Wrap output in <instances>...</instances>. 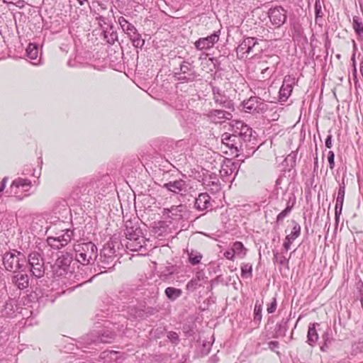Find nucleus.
<instances>
[{"label":"nucleus","mask_w":363,"mask_h":363,"mask_svg":"<svg viewBox=\"0 0 363 363\" xmlns=\"http://www.w3.org/2000/svg\"><path fill=\"white\" fill-rule=\"evenodd\" d=\"M124 234L126 238L125 245L128 250L133 252H146L147 240L143 235L138 223H134L132 220H126Z\"/></svg>","instance_id":"1"},{"label":"nucleus","mask_w":363,"mask_h":363,"mask_svg":"<svg viewBox=\"0 0 363 363\" xmlns=\"http://www.w3.org/2000/svg\"><path fill=\"white\" fill-rule=\"evenodd\" d=\"M75 260L84 266L92 265L98 257V249L92 242H81L74 245Z\"/></svg>","instance_id":"2"},{"label":"nucleus","mask_w":363,"mask_h":363,"mask_svg":"<svg viewBox=\"0 0 363 363\" xmlns=\"http://www.w3.org/2000/svg\"><path fill=\"white\" fill-rule=\"evenodd\" d=\"M32 185V182L30 179L18 177L11 182L9 189L6 191V194L8 196H14L17 201H22L24 197L33 194V192L30 191Z\"/></svg>","instance_id":"3"},{"label":"nucleus","mask_w":363,"mask_h":363,"mask_svg":"<svg viewBox=\"0 0 363 363\" xmlns=\"http://www.w3.org/2000/svg\"><path fill=\"white\" fill-rule=\"evenodd\" d=\"M200 74L195 70L194 65L186 60L182 61L179 68H174V77L182 83H191L196 81Z\"/></svg>","instance_id":"4"},{"label":"nucleus","mask_w":363,"mask_h":363,"mask_svg":"<svg viewBox=\"0 0 363 363\" xmlns=\"http://www.w3.org/2000/svg\"><path fill=\"white\" fill-rule=\"evenodd\" d=\"M28 264L30 270L36 278H41L45 274L43 253L39 248L38 251L31 252L28 256Z\"/></svg>","instance_id":"5"},{"label":"nucleus","mask_w":363,"mask_h":363,"mask_svg":"<svg viewBox=\"0 0 363 363\" xmlns=\"http://www.w3.org/2000/svg\"><path fill=\"white\" fill-rule=\"evenodd\" d=\"M21 260L26 262V257L21 252L16 250H13V252H7L3 256L4 266L9 272H15L17 270H22L23 264H19Z\"/></svg>","instance_id":"6"},{"label":"nucleus","mask_w":363,"mask_h":363,"mask_svg":"<svg viewBox=\"0 0 363 363\" xmlns=\"http://www.w3.org/2000/svg\"><path fill=\"white\" fill-rule=\"evenodd\" d=\"M258 39L254 37H247L239 44L236 52L239 59L247 58L248 55L254 52Z\"/></svg>","instance_id":"7"},{"label":"nucleus","mask_w":363,"mask_h":363,"mask_svg":"<svg viewBox=\"0 0 363 363\" xmlns=\"http://www.w3.org/2000/svg\"><path fill=\"white\" fill-rule=\"evenodd\" d=\"M73 261V256L72 254L66 252L65 254L60 256L55 261L54 264V272L57 276H62L71 272L69 270L70 264Z\"/></svg>","instance_id":"8"},{"label":"nucleus","mask_w":363,"mask_h":363,"mask_svg":"<svg viewBox=\"0 0 363 363\" xmlns=\"http://www.w3.org/2000/svg\"><path fill=\"white\" fill-rule=\"evenodd\" d=\"M267 14L272 24L277 28L281 26L287 18V11L281 6L269 9Z\"/></svg>","instance_id":"9"},{"label":"nucleus","mask_w":363,"mask_h":363,"mask_svg":"<svg viewBox=\"0 0 363 363\" xmlns=\"http://www.w3.org/2000/svg\"><path fill=\"white\" fill-rule=\"evenodd\" d=\"M211 88L215 104L229 111H233L234 104L233 101L225 96L219 87L211 85Z\"/></svg>","instance_id":"10"},{"label":"nucleus","mask_w":363,"mask_h":363,"mask_svg":"<svg viewBox=\"0 0 363 363\" xmlns=\"http://www.w3.org/2000/svg\"><path fill=\"white\" fill-rule=\"evenodd\" d=\"M240 135H237L239 138L240 141L242 143L245 151L247 152V155L250 156V154H253L256 150V136L253 135L255 133L253 132H247L246 133H242V130L239 131Z\"/></svg>","instance_id":"11"},{"label":"nucleus","mask_w":363,"mask_h":363,"mask_svg":"<svg viewBox=\"0 0 363 363\" xmlns=\"http://www.w3.org/2000/svg\"><path fill=\"white\" fill-rule=\"evenodd\" d=\"M162 187L170 192L181 196H185L188 192V184L183 179L170 181L164 184Z\"/></svg>","instance_id":"12"},{"label":"nucleus","mask_w":363,"mask_h":363,"mask_svg":"<svg viewBox=\"0 0 363 363\" xmlns=\"http://www.w3.org/2000/svg\"><path fill=\"white\" fill-rule=\"evenodd\" d=\"M164 213L171 219L178 221L184 219L186 216L187 207L184 204L172 206L170 208H164Z\"/></svg>","instance_id":"13"},{"label":"nucleus","mask_w":363,"mask_h":363,"mask_svg":"<svg viewBox=\"0 0 363 363\" xmlns=\"http://www.w3.org/2000/svg\"><path fill=\"white\" fill-rule=\"evenodd\" d=\"M222 142L230 150H235L237 152H245L242 143L240 141L239 138L235 135L229 134L228 133L223 134Z\"/></svg>","instance_id":"14"},{"label":"nucleus","mask_w":363,"mask_h":363,"mask_svg":"<svg viewBox=\"0 0 363 363\" xmlns=\"http://www.w3.org/2000/svg\"><path fill=\"white\" fill-rule=\"evenodd\" d=\"M218 40L219 34L218 32H214L213 34L206 38H200L194 43V45L199 50H206L213 48Z\"/></svg>","instance_id":"15"},{"label":"nucleus","mask_w":363,"mask_h":363,"mask_svg":"<svg viewBox=\"0 0 363 363\" xmlns=\"http://www.w3.org/2000/svg\"><path fill=\"white\" fill-rule=\"evenodd\" d=\"M295 78L287 75L284 77L283 84L279 89V99L286 101L293 91Z\"/></svg>","instance_id":"16"},{"label":"nucleus","mask_w":363,"mask_h":363,"mask_svg":"<svg viewBox=\"0 0 363 363\" xmlns=\"http://www.w3.org/2000/svg\"><path fill=\"white\" fill-rule=\"evenodd\" d=\"M98 340L96 333L92 332L81 337L77 341V347L81 349H94L91 346L97 345Z\"/></svg>","instance_id":"17"},{"label":"nucleus","mask_w":363,"mask_h":363,"mask_svg":"<svg viewBox=\"0 0 363 363\" xmlns=\"http://www.w3.org/2000/svg\"><path fill=\"white\" fill-rule=\"evenodd\" d=\"M205 278L206 277L202 271L198 272L196 274L195 277L187 283L186 286V290L191 292L194 291L203 285Z\"/></svg>","instance_id":"18"},{"label":"nucleus","mask_w":363,"mask_h":363,"mask_svg":"<svg viewBox=\"0 0 363 363\" xmlns=\"http://www.w3.org/2000/svg\"><path fill=\"white\" fill-rule=\"evenodd\" d=\"M211 196L207 193H201L196 199L194 207L199 211L208 209L211 206Z\"/></svg>","instance_id":"19"},{"label":"nucleus","mask_w":363,"mask_h":363,"mask_svg":"<svg viewBox=\"0 0 363 363\" xmlns=\"http://www.w3.org/2000/svg\"><path fill=\"white\" fill-rule=\"evenodd\" d=\"M203 181V184L206 188H208L211 192H218L220 189L219 179L217 178L216 174H209L208 177H206Z\"/></svg>","instance_id":"20"},{"label":"nucleus","mask_w":363,"mask_h":363,"mask_svg":"<svg viewBox=\"0 0 363 363\" xmlns=\"http://www.w3.org/2000/svg\"><path fill=\"white\" fill-rule=\"evenodd\" d=\"M289 318H283L280 322L277 323L275 325L274 331L272 333V337H284L288 330Z\"/></svg>","instance_id":"21"},{"label":"nucleus","mask_w":363,"mask_h":363,"mask_svg":"<svg viewBox=\"0 0 363 363\" xmlns=\"http://www.w3.org/2000/svg\"><path fill=\"white\" fill-rule=\"evenodd\" d=\"M116 257L111 256L101 257L97 262V266L99 269H111L116 263Z\"/></svg>","instance_id":"22"},{"label":"nucleus","mask_w":363,"mask_h":363,"mask_svg":"<svg viewBox=\"0 0 363 363\" xmlns=\"http://www.w3.org/2000/svg\"><path fill=\"white\" fill-rule=\"evenodd\" d=\"M259 101V97L251 96L247 100L242 101V105L245 112L255 113L256 106Z\"/></svg>","instance_id":"23"},{"label":"nucleus","mask_w":363,"mask_h":363,"mask_svg":"<svg viewBox=\"0 0 363 363\" xmlns=\"http://www.w3.org/2000/svg\"><path fill=\"white\" fill-rule=\"evenodd\" d=\"M136 296L134 289L130 287H123L118 293V298L123 302L131 301Z\"/></svg>","instance_id":"24"},{"label":"nucleus","mask_w":363,"mask_h":363,"mask_svg":"<svg viewBox=\"0 0 363 363\" xmlns=\"http://www.w3.org/2000/svg\"><path fill=\"white\" fill-rule=\"evenodd\" d=\"M99 340L97 343H111L116 337V334L108 330H104L100 334L96 333Z\"/></svg>","instance_id":"25"},{"label":"nucleus","mask_w":363,"mask_h":363,"mask_svg":"<svg viewBox=\"0 0 363 363\" xmlns=\"http://www.w3.org/2000/svg\"><path fill=\"white\" fill-rule=\"evenodd\" d=\"M13 281L20 289H24L29 285V278L27 274H18L13 277Z\"/></svg>","instance_id":"26"},{"label":"nucleus","mask_w":363,"mask_h":363,"mask_svg":"<svg viewBox=\"0 0 363 363\" xmlns=\"http://www.w3.org/2000/svg\"><path fill=\"white\" fill-rule=\"evenodd\" d=\"M164 294L169 301H174L182 295V291L180 289L168 286L164 290Z\"/></svg>","instance_id":"27"},{"label":"nucleus","mask_w":363,"mask_h":363,"mask_svg":"<svg viewBox=\"0 0 363 363\" xmlns=\"http://www.w3.org/2000/svg\"><path fill=\"white\" fill-rule=\"evenodd\" d=\"M352 27L359 40H363V23L360 17L354 16L352 18Z\"/></svg>","instance_id":"28"},{"label":"nucleus","mask_w":363,"mask_h":363,"mask_svg":"<svg viewBox=\"0 0 363 363\" xmlns=\"http://www.w3.org/2000/svg\"><path fill=\"white\" fill-rule=\"evenodd\" d=\"M208 116L210 118H218L219 119L230 120L232 118V114L224 110L212 109L209 111Z\"/></svg>","instance_id":"29"},{"label":"nucleus","mask_w":363,"mask_h":363,"mask_svg":"<svg viewBox=\"0 0 363 363\" xmlns=\"http://www.w3.org/2000/svg\"><path fill=\"white\" fill-rule=\"evenodd\" d=\"M316 325H318V323H311L308 326L307 342L310 345L315 344L318 339V335L315 329Z\"/></svg>","instance_id":"30"},{"label":"nucleus","mask_w":363,"mask_h":363,"mask_svg":"<svg viewBox=\"0 0 363 363\" xmlns=\"http://www.w3.org/2000/svg\"><path fill=\"white\" fill-rule=\"evenodd\" d=\"M115 244L113 241H109L104 245V247L100 252L101 257L111 256L116 257Z\"/></svg>","instance_id":"31"},{"label":"nucleus","mask_w":363,"mask_h":363,"mask_svg":"<svg viewBox=\"0 0 363 363\" xmlns=\"http://www.w3.org/2000/svg\"><path fill=\"white\" fill-rule=\"evenodd\" d=\"M262 303L259 301H256L253 312V322L257 325H259L261 323L262 315Z\"/></svg>","instance_id":"32"},{"label":"nucleus","mask_w":363,"mask_h":363,"mask_svg":"<svg viewBox=\"0 0 363 363\" xmlns=\"http://www.w3.org/2000/svg\"><path fill=\"white\" fill-rule=\"evenodd\" d=\"M133 45L135 48H142L145 44V40L142 38L141 35L138 32L137 29L128 35Z\"/></svg>","instance_id":"33"},{"label":"nucleus","mask_w":363,"mask_h":363,"mask_svg":"<svg viewBox=\"0 0 363 363\" xmlns=\"http://www.w3.org/2000/svg\"><path fill=\"white\" fill-rule=\"evenodd\" d=\"M272 106H275V104L273 102L267 103L264 99L259 98V101L256 106L257 109L255 113H267L269 109H273Z\"/></svg>","instance_id":"34"},{"label":"nucleus","mask_w":363,"mask_h":363,"mask_svg":"<svg viewBox=\"0 0 363 363\" xmlns=\"http://www.w3.org/2000/svg\"><path fill=\"white\" fill-rule=\"evenodd\" d=\"M296 202V198H293V201L291 203V205H289V202H287L286 207L284 210H283L281 213H279L277 216V220L276 223L277 225H279L282 223L283 220L290 213V212L292 210V208L294 207V205Z\"/></svg>","instance_id":"35"},{"label":"nucleus","mask_w":363,"mask_h":363,"mask_svg":"<svg viewBox=\"0 0 363 363\" xmlns=\"http://www.w3.org/2000/svg\"><path fill=\"white\" fill-rule=\"evenodd\" d=\"M231 248L233 249L235 255L241 259H242L245 257L247 251V248L245 247L242 242H241L240 241L235 242L233 244Z\"/></svg>","instance_id":"36"},{"label":"nucleus","mask_w":363,"mask_h":363,"mask_svg":"<svg viewBox=\"0 0 363 363\" xmlns=\"http://www.w3.org/2000/svg\"><path fill=\"white\" fill-rule=\"evenodd\" d=\"M274 106H272L271 107L274 108L273 109H269L267 113L266 117L268 118L269 120L275 121H277L279 118V113L282 111L283 108L280 107L277 103H274Z\"/></svg>","instance_id":"37"},{"label":"nucleus","mask_w":363,"mask_h":363,"mask_svg":"<svg viewBox=\"0 0 363 363\" xmlns=\"http://www.w3.org/2000/svg\"><path fill=\"white\" fill-rule=\"evenodd\" d=\"M86 184L82 183L81 185H78L73 189L71 195L74 199H80L82 196L89 193V191H87V192H86Z\"/></svg>","instance_id":"38"},{"label":"nucleus","mask_w":363,"mask_h":363,"mask_svg":"<svg viewBox=\"0 0 363 363\" xmlns=\"http://www.w3.org/2000/svg\"><path fill=\"white\" fill-rule=\"evenodd\" d=\"M344 199L345 196H337L336 203L335 207V218L337 225L339 222L340 216L342 213Z\"/></svg>","instance_id":"39"},{"label":"nucleus","mask_w":363,"mask_h":363,"mask_svg":"<svg viewBox=\"0 0 363 363\" xmlns=\"http://www.w3.org/2000/svg\"><path fill=\"white\" fill-rule=\"evenodd\" d=\"M15 301L9 299L6 302H3V317H9L14 313Z\"/></svg>","instance_id":"40"},{"label":"nucleus","mask_w":363,"mask_h":363,"mask_svg":"<svg viewBox=\"0 0 363 363\" xmlns=\"http://www.w3.org/2000/svg\"><path fill=\"white\" fill-rule=\"evenodd\" d=\"M62 232H63V233H62L57 236H55V237L59 238V240L62 242V245H67L68 243L70 242V241L72 239V237L74 235V232H73V230H69V229H66V230H63Z\"/></svg>","instance_id":"41"},{"label":"nucleus","mask_w":363,"mask_h":363,"mask_svg":"<svg viewBox=\"0 0 363 363\" xmlns=\"http://www.w3.org/2000/svg\"><path fill=\"white\" fill-rule=\"evenodd\" d=\"M26 55L31 60H36L38 55V45L30 43L26 48Z\"/></svg>","instance_id":"42"},{"label":"nucleus","mask_w":363,"mask_h":363,"mask_svg":"<svg viewBox=\"0 0 363 363\" xmlns=\"http://www.w3.org/2000/svg\"><path fill=\"white\" fill-rule=\"evenodd\" d=\"M189 261L192 265H197L201 262L202 255L196 250L188 251Z\"/></svg>","instance_id":"43"},{"label":"nucleus","mask_w":363,"mask_h":363,"mask_svg":"<svg viewBox=\"0 0 363 363\" xmlns=\"http://www.w3.org/2000/svg\"><path fill=\"white\" fill-rule=\"evenodd\" d=\"M46 242L48 245L54 250H60L61 248L67 246L66 245H62V242L59 240V238L55 237H48Z\"/></svg>","instance_id":"44"},{"label":"nucleus","mask_w":363,"mask_h":363,"mask_svg":"<svg viewBox=\"0 0 363 363\" xmlns=\"http://www.w3.org/2000/svg\"><path fill=\"white\" fill-rule=\"evenodd\" d=\"M118 22L122 28V29L127 33L128 35L130 33H133L136 30L135 27L129 23L124 17H120L118 18Z\"/></svg>","instance_id":"45"},{"label":"nucleus","mask_w":363,"mask_h":363,"mask_svg":"<svg viewBox=\"0 0 363 363\" xmlns=\"http://www.w3.org/2000/svg\"><path fill=\"white\" fill-rule=\"evenodd\" d=\"M293 228L291 233L286 237V240H295L301 234V226L295 220H292Z\"/></svg>","instance_id":"46"},{"label":"nucleus","mask_w":363,"mask_h":363,"mask_svg":"<svg viewBox=\"0 0 363 363\" xmlns=\"http://www.w3.org/2000/svg\"><path fill=\"white\" fill-rule=\"evenodd\" d=\"M274 263L279 262L281 265H288L289 259H286L283 253H279L277 250H272Z\"/></svg>","instance_id":"47"},{"label":"nucleus","mask_w":363,"mask_h":363,"mask_svg":"<svg viewBox=\"0 0 363 363\" xmlns=\"http://www.w3.org/2000/svg\"><path fill=\"white\" fill-rule=\"evenodd\" d=\"M56 298V294L52 293L45 295L43 294L38 298V302L39 304L42 305H46L48 303H52L55 301Z\"/></svg>","instance_id":"48"},{"label":"nucleus","mask_w":363,"mask_h":363,"mask_svg":"<svg viewBox=\"0 0 363 363\" xmlns=\"http://www.w3.org/2000/svg\"><path fill=\"white\" fill-rule=\"evenodd\" d=\"M241 276L242 278H251L252 277V265L250 263H242L241 265Z\"/></svg>","instance_id":"49"},{"label":"nucleus","mask_w":363,"mask_h":363,"mask_svg":"<svg viewBox=\"0 0 363 363\" xmlns=\"http://www.w3.org/2000/svg\"><path fill=\"white\" fill-rule=\"evenodd\" d=\"M128 313L133 318H143L144 316V311L136 307L128 308Z\"/></svg>","instance_id":"50"},{"label":"nucleus","mask_w":363,"mask_h":363,"mask_svg":"<svg viewBox=\"0 0 363 363\" xmlns=\"http://www.w3.org/2000/svg\"><path fill=\"white\" fill-rule=\"evenodd\" d=\"M235 126L239 131L242 130V133L253 132L252 129L242 121H235Z\"/></svg>","instance_id":"51"},{"label":"nucleus","mask_w":363,"mask_h":363,"mask_svg":"<svg viewBox=\"0 0 363 363\" xmlns=\"http://www.w3.org/2000/svg\"><path fill=\"white\" fill-rule=\"evenodd\" d=\"M104 36L105 38L107 39V43L109 44H113L116 40L118 39V34L115 31H112L110 33V31L106 30L104 32Z\"/></svg>","instance_id":"52"},{"label":"nucleus","mask_w":363,"mask_h":363,"mask_svg":"<svg viewBox=\"0 0 363 363\" xmlns=\"http://www.w3.org/2000/svg\"><path fill=\"white\" fill-rule=\"evenodd\" d=\"M352 352L355 354L363 353V339H359L352 345Z\"/></svg>","instance_id":"53"},{"label":"nucleus","mask_w":363,"mask_h":363,"mask_svg":"<svg viewBox=\"0 0 363 363\" xmlns=\"http://www.w3.org/2000/svg\"><path fill=\"white\" fill-rule=\"evenodd\" d=\"M315 21H317L318 18H322L323 16V13L322 11V6L320 0H315Z\"/></svg>","instance_id":"54"},{"label":"nucleus","mask_w":363,"mask_h":363,"mask_svg":"<svg viewBox=\"0 0 363 363\" xmlns=\"http://www.w3.org/2000/svg\"><path fill=\"white\" fill-rule=\"evenodd\" d=\"M167 337L169 340V341L174 345H177L180 341L179 335L176 332H174V331L168 332Z\"/></svg>","instance_id":"55"},{"label":"nucleus","mask_w":363,"mask_h":363,"mask_svg":"<svg viewBox=\"0 0 363 363\" xmlns=\"http://www.w3.org/2000/svg\"><path fill=\"white\" fill-rule=\"evenodd\" d=\"M328 161L329 163V168L330 169H333L335 167V153L332 150H330L328 153Z\"/></svg>","instance_id":"56"},{"label":"nucleus","mask_w":363,"mask_h":363,"mask_svg":"<svg viewBox=\"0 0 363 363\" xmlns=\"http://www.w3.org/2000/svg\"><path fill=\"white\" fill-rule=\"evenodd\" d=\"M233 172V170L230 167H229L228 165L222 166L220 170V173L222 177H227L228 175H231Z\"/></svg>","instance_id":"57"},{"label":"nucleus","mask_w":363,"mask_h":363,"mask_svg":"<svg viewBox=\"0 0 363 363\" xmlns=\"http://www.w3.org/2000/svg\"><path fill=\"white\" fill-rule=\"evenodd\" d=\"M277 306V298L275 297H274L272 299V301L270 303V304H269L267 306V313H273L276 311Z\"/></svg>","instance_id":"58"},{"label":"nucleus","mask_w":363,"mask_h":363,"mask_svg":"<svg viewBox=\"0 0 363 363\" xmlns=\"http://www.w3.org/2000/svg\"><path fill=\"white\" fill-rule=\"evenodd\" d=\"M279 343L278 341H270L268 342V347L272 352H276L277 354H279L278 351H276V349L279 348Z\"/></svg>","instance_id":"59"},{"label":"nucleus","mask_w":363,"mask_h":363,"mask_svg":"<svg viewBox=\"0 0 363 363\" xmlns=\"http://www.w3.org/2000/svg\"><path fill=\"white\" fill-rule=\"evenodd\" d=\"M118 352L115 351H105L101 354V357L105 359L110 356L111 358L113 357H117Z\"/></svg>","instance_id":"60"},{"label":"nucleus","mask_w":363,"mask_h":363,"mask_svg":"<svg viewBox=\"0 0 363 363\" xmlns=\"http://www.w3.org/2000/svg\"><path fill=\"white\" fill-rule=\"evenodd\" d=\"M345 183L344 178L342 180V182L340 184L337 196H345Z\"/></svg>","instance_id":"61"},{"label":"nucleus","mask_w":363,"mask_h":363,"mask_svg":"<svg viewBox=\"0 0 363 363\" xmlns=\"http://www.w3.org/2000/svg\"><path fill=\"white\" fill-rule=\"evenodd\" d=\"M235 252H233V249L231 248L230 250H227L224 252V257L228 259H230V260H234V258L235 257Z\"/></svg>","instance_id":"62"},{"label":"nucleus","mask_w":363,"mask_h":363,"mask_svg":"<svg viewBox=\"0 0 363 363\" xmlns=\"http://www.w3.org/2000/svg\"><path fill=\"white\" fill-rule=\"evenodd\" d=\"M209 60L212 62V64L213 65V67L216 70H220L221 69V68L220 67V61H219V60L218 58H216V57H210Z\"/></svg>","instance_id":"63"},{"label":"nucleus","mask_w":363,"mask_h":363,"mask_svg":"<svg viewBox=\"0 0 363 363\" xmlns=\"http://www.w3.org/2000/svg\"><path fill=\"white\" fill-rule=\"evenodd\" d=\"M330 132L331 131L329 130V134L328 135V136H327V138L325 139V142L326 147H328L329 149L332 147V138H333V135L330 133Z\"/></svg>","instance_id":"64"}]
</instances>
